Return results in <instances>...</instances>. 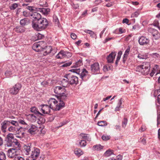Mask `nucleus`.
I'll return each instance as SVG.
<instances>
[{
	"label": "nucleus",
	"instance_id": "f704fd0d",
	"mask_svg": "<svg viewBox=\"0 0 160 160\" xmlns=\"http://www.w3.org/2000/svg\"><path fill=\"white\" fill-rule=\"evenodd\" d=\"M9 126H10V124H11L12 125H14L15 126H17L18 125V122L12 120H7Z\"/></svg>",
	"mask_w": 160,
	"mask_h": 160
},
{
	"label": "nucleus",
	"instance_id": "0e129e2a",
	"mask_svg": "<svg viewBox=\"0 0 160 160\" xmlns=\"http://www.w3.org/2000/svg\"><path fill=\"white\" fill-rule=\"evenodd\" d=\"M66 57H67L68 58H69L71 57L72 56V54L71 53L69 52H66Z\"/></svg>",
	"mask_w": 160,
	"mask_h": 160
},
{
	"label": "nucleus",
	"instance_id": "69168bd1",
	"mask_svg": "<svg viewBox=\"0 0 160 160\" xmlns=\"http://www.w3.org/2000/svg\"><path fill=\"white\" fill-rule=\"evenodd\" d=\"M102 138L104 140H107L109 139V138L108 136H102Z\"/></svg>",
	"mask_w": 160,
	"mask_h": 160
},
{
	"label": "nucleus",
	"instance_id": "72a5a7b5",
	"mask_svg": "<svg viewBox=\"0 0 160 160\" xmlns=\"http://www.w3.org/2000/svg\"><path fill=\"white\" fill-rule=\"evenodd\" d=\"M80 136L82 139L87 140L88 141H91V139L88 137L87 135L86 134L81 133L80 134Z\"/></svg>",
	"mask_w": 160,
	"mask_h": 160
},
{
	"label": "nucleus",
	"instance_id": "9b49d317",
	"mask_svg": "<svg viewBox=\"0 0 160 160\" xmlns=\"http://www.w3.org/2000/svg\"><path fill=\"white\" fill-rule=\"evenodd\" d=\"M54 92L57 95H59L60 94L65 92L66 90L65 88L61 86H57L55 87L54 89Z\"/></svg>",
	"mask_w": 160,
	"mask_h": 160
},
{
	"label": "nucleus",
	"instance_id": "864d4df0",
	"mask_svg": "<svg viewBox=\"0 0 160 160\" xmlns=\"http://www.w3.org/2000/svg\"><path fill=\"white\" fill-rule=\"evenodd\" d=\"M7 139L12 140L14 138V136L12 134L10 133L7 135Z\"/></svg>",
	"mask_w": 160,
	"mask_h": 160
},
{
	"label": "nucleus",
	"instance_id": "ddd939ff",
	"mask_svg": "<svg viewBox=\"0 0 160 160\" xmlns=\"http://www.w3.org/2000/svg\"><path fill=\"white\" fill-rule=\"evenodd\" d=\"M7 156L10 158H13L16 155V150L15 148H10L8 151Z\"/></svg>",
	"mask_w": 160,
	"mask_h": 160
},
{
	"label": "nucleus",
	"instance_id": "2eb2a0df",
	"mask_svg": "<svg viewBox=\"0 0 160 160\" xmlns=\"http://www.w3.org/2000/svg\"><path fill=\"white\" fill-rule=\"evenodd\" d=\"M1 129L2 132L3 133H5L6 132V129L8 126L9 125L8 123L7 120H4L1 123Z\"/></svg>",
	"mask_w": 160,
	"mask_h": 160
},
{
	"label": "nucleus",
	"instance_id": "f8f14e48",
	"mask_svg": "<svg viewBox=\"0 0 160 160\" xmlns=\"http://www.w3.org/2000/svg\"><path fill=\"white\" fill-rule=\"evenodd\" d=\"M150 63L148 62H144L141 65L138 66L137 67V69H148L149 70L150 68Z\"/></svg>",
	"mask_w": 160,
	"mask_h": 160
},
{
	"label": "nucleus",
	"instance_id": "4be33fe9",
	"mask_svg": "<svg viewBox=\"0 0 160 160\" xmlns=\"http://www.w3.org/2000/svg\"><path fill=\"white\" fill-rule=\"evenodd\" d=\"M31 16L36 19L35 20H38L41 18V16L40 14L36 12H32L31 14Z\"/></svg>",
	"mask_w": 160,
	"mask_h": 160
},
{
	"label": "nucleus",
	"instance_id": "8fccbe9b",
	"mask_svg": "<svg viewBox=\"0 0 160 160\" xmlns=\"http://www.w3.org/2000/svg\"><path fill=\"white\" fill-rule=\"evenodd\" d=\"M84 32H85L88 33L91 36H92V37L94 35V34L93 32L92 31L89 30H87V29L85 30H84Z\"/></svg>",
	"mask_w": 160,
	"mask_h": 160
},
{
	"label": "nucleus",
	"instance_id": "338daca9",
	"mask_svg": "<svg viewBox=\"0 0 160 160\" xmlns=\"http://www.w3.org/2000/svg\"><path fill=\"white\" fill-rule=\"evenodd\" d=\"M22 15L27 17L28 16L29 14L26 11H24L22 12Z\"/></svg>",
	"mask_w": 160,
	"mask_h": 160
},
{
	"label": "nucleus",
	"instance_id": "58836bf2",
	"mask_svg": "<svg viewBox=\"0 0 160 160\" xmlns=\"http://www.w3.org/2000/svg\"><path fill=\"white\" fill-rule=\"evenodd\" d=\"M79 144L81 147H85L87 145V142L85 140H81L79 141Z\"/></svg>",
	"mask_w": 160,
	"mask_h": 160
},
{
	"label": "nucleus",
	"instance_id": "13d9d810",
	"mask_svg": "<svg viewBox=\"0 0 160 160\" xmlns=\"http://www.w3.org/2000/svg\"><path fill=\"white\" fill-rule=\"evenodd\" d=\"M71 37L72 39H75L77 38V36L75 33H72L71 34Z\"/></svg>",
	"mask_w": 160,
	"mask_h": 160
},
{
	"label": "nucleus",
	"instance_id": "ea45409f",
	"mask_svg": "<svg viewBox=\"0 0 160 160\" xmlns=\"http://www.w3.org/2000/svg\"><path fill=\"white\" fill-rule=\"evenodd\" d=\"M6 159V155L2 151H0V160H5Z\"/></svg>",
	"mask_w": 160,
	"mask_h": 160
},
{
	"label": "nucleus",
	"instance_id": "49530a36",
	"mask_svg": "<svg viewBox=\"0 0 160 160\" xmlns=\"http://www.w3.org/2000/svg\"><path fill=\"white\" fill-rule=\"evenodd\" d=\"M7 145L8 147H11L13 145V141L12 140L7 139Z\"/></svg>",
	"mask_w": 160,
	"mask_h": 160
},
{
	"label": "nucleus",
	"instance_id": "c85d7f7f",
	"mask_svg": "<svg viewBox=\"0 0 160 160\" xmlns=\"http://www.w3.org/2000/svg\"><path fill=\"white\" fill-rule=\"evenodd\" d=\"M103 148V146L101 145L97 144L93 146L92 148L93 150L94 151H100Z\"/></svg>",
	"mask_w": 160,
	"mask_h": 160
},
{
	"label": "nucleus",
	"instance_id": "1a4fd4ad",
	"mask_svg": "<svg viewBox=\"0 0 160 160\" xmlns=\"http://www.w3.org/2000/svg\"><path fill=\"white\" fill-rule=\"evenodd\" d=\"M139 43L142 45H146L149 43V40L146 37L141 36L138 40Z\"/></svg>",
	"mask_w": 160,
	"mask_h": 160
},
{
	"label": "nucleus",
	"instance_id": "393cba45",
	"mask_svg": "<svg viewBox=\"0 0 160 160\" xmlns=\"http://www.w3.org/2000/svg\"><path fill=\"white\" fill-rule=\"evenodd\" d=\"M122 104V98H121L120 99H119L118 100V103L116 108H115V111H119L121 107V105Z\"/></svg>",
	"mask_w": 160,
	"mask_h": 160
},
{
	"label": "nucleus",
	"instance_id": "4468645a",
	"mask_svg": "<svg viewBox=\"0 0 160 160\" xmlns=\"http://www.w3.org/2000/svg\"><path fill=\"white\" fill-rule=\"evenodd\" d=\"M67 94H66L65 92L60 94L59 95H57V97L59 102H63L64 104V101L67 99Z\"/></svg>",
	"mask_w": 160,
	"mask_h": 160
},
{
	"label": "nucleus",
	"instance_id": "e2e57ef3",
	"mask_svg": "<svg viewBox=\"0 0 160 160\" xmlns=\"http://www.w3.org/2000/svg\"><path fill=\"white\" fill-rule=\"evenodd\" d=\"M112 39H114V38H107L103 42L104 43H105L109 41L110 40Z\"/></svg>",
	"mask_w": 160,
	"mask_h": 160
},
{
	"label": "nucleus",
	"instance_id": "de8ad7c7",
	"mask_svg": "<svg viewBox=\"0 0 160 160\" xmlns=\"http://www.w3.org/2000/svg\"><path fill=\"white\" fill-rule=\"evenodd\" d=\"M153 24L155 26L157 27L158 29L160 30V27L159 26V23L157 20H155L154 21Z\"/></svg>",
	"mask_w": 160,
	"mask_h": 160
},
{
	"label": "nucleus",
	"instance_id": "b1692460",
	"mask_svg": "<svg viewBox=\"0 0 160 160\" xmlns=\"http://www.w3.org/2000/svg\"><path fill=\"white\" fill-rule=\"evenodd\" d=\"M130 51V47L129 46L128 48L125 51V53L124 54V56L123 59V62H125V61L127 59V57L129 54Z\"/></svg>",
	"mask_w": 160,
	"mask_h": 160
},
{
	"label": "nucleus",
	"instance_id": "09e8293b",
	"mask_svg": "<svg viewBox=\"0 0 160 160\" xmlns=\"http://www.w3.org/2000/svg\"><path fill=\"white\" fill-rule=\"evenodd\" d=\"M138 57L140 59H146L148 57L146 55H142L139 54L138 55Z\"/></svg>",
	"mask_w": 160,
	"mask_h": 160
},
{
	"label": "nucleus",
	"instance_id": "f3484780",
	"mask_svg": "<svg viewBox=\"0 0 160 160\" xmlns=\"http://www.w3.org/2000/svg\"><path fill=\"white\" fill-rule=\"evenodd\" d=\"M52 50V47L51 46H46L45 48L43 47V49L42 51L44 52V55H46L51 52Z\"/></svg>",
	"mask_w": 160,
	"mask_h": 160
},
{
	"label": "nucleus",
	"instance_id": "9d476101",
	"mask_svg": "<svg viewBox=\"0 0 160 160\" xmlns=\"http://www.w3.org/2000/svg\"><path fill=\"white\" fill-rule=\"evenodd\" d=\"M148 31L152 33V36L155 39H158L160 38V33L157 30L153 28H148Z\"/></svg>",
	"mask_w": 160,
	"mask_h": 160
},
{
	"label": "nucleus",
	"instance_id": "423d86ee",
	"mask_svg": "<svg viewBox=\"0 0 160 160\" xmlns=\"http://www.w3.org/2000/svg\"><path fill=\"white\" fill-rule=\"evenodd\" d=\"M21 88V85L18 83L13 86L12 88L9 89V92L12 94L16 95L18 93Z\"/></svg>",
	"mask_w": 160,
	"mask_h": 160
},
{
	"label": "nucleus",
	"instance_id": "aec40b11",
	"mask_svg": "<svg viewBox=\"0 0 160 160\" xmlns=\"http://www.w3.org/2000/svg\"><path fill=\"white\" fill-rule=\"evenodd\" d=\"M73 72H76L77 73L78 72V74L80 75V77L82 79L84 78L88 73L87 71H73Z\"/></svg>",
	"mask_w": 160,
	"mask_h": 160
},
{
	"label": "nucleus",
	"instance_id": "f03ea898",
	"mask_svg": "<svg viewBox=\"0 0 160 160\" xmlns=\"http://www.w3.org/2000/svg\"><path fill=\"white\" fill-rule=\"evenodd\" d=\"M48 103L50 108L54 110H59L64 107V104L63 102H59L58 101L54 98H50Z\"/></svg>",
	"mask_w": 160,
	"mask_h": 160
},
{
	"label": "nucleus",
	"instance_id": "20e7f679",
	"mask_svg": "<svg viewBox=\"0 0 160 160\" xmlns=\"http://www.w3.org/2000/svg\"><path fill=\"white\" fill-rule=\"evenodd\" d=\"M45 44V42L43 41L35 42L33 44L32 48L36 52H40L42 51L43 47L44 46L43 45Z\"/></svg>",
	"mask_w": 160,
	"mask_h": 160
},
{
	"label": "nucleus",
	"instance_id": "a211bd4d",
	"mask_svg": "<svg viewBox=\"0 0 160 160\" xmlns=\"http://www.w3.org/2000/svg\"><path fill=\"white\" fill-rule=\"evenodd\" d=\"M31 143H28L27 145H24L23 146L24 152L27 155H28L31 151Z\"/></svg>",
	"mask_w": 160,
	"mask_h": 160
},
{
	"label": "nucleus",
	"instance_id": "bb28decb",
	"mask_svg": "<svg viewBox=\"0 0 160 160\" xmlns=\"http://www.w3.org/2000/svg\"><path fill=\"white\" fill-rule=\"evenodd\" d=\"M74 153L77 156L79 157L82 155L83 153L80 149L76 148L74 150Z\"/></svg>",
	"mask_w": 160,
	"mask_h": 160
},
{
	"label": "nucleus",
	"instance_id": "c03bdc74",
	"mask_svg": "<svg viewBox=\"0 0 160 160\" xmlns=\"http://www.w3.org/2000/svg\"><path fill=\"white\" fill-rule=\"evenodd\" d=\"M157 124L158 126L160 124V109L158 110Z\"/></svg>",
	"mask_w": 160,
	"mask_h": 160
},
{
	"label": "nucleus",
	"instance_id": "603ef678",
	"mask_svg": "<svg viewBox=\"0 0 160 160\" xmlns=\"http://www.w3.org/2000/svg\"><path fill=\"white\" fill-rule=\"evenodd\" d=\"M139 14V12L138 11H137L132 13L131 15L132 18L137 17Z\"/></svg>",
	"mask_w": 160,
	"mask_h": 160
},
{
	"label": "nucleus",
	"instance_id": "6e6552de",
	"mask_svg": "<svg viewBox=\"0 0 160 160\" xmlns=\"http://www.w3.org/2000/svg\"><path fill=\"white\" fill-rule=\"evenodd\" d=\"M41 107V112L43 114H48L50 111L51 108L50 106L47 105L43 104L40 106Z\"/></svg>",
	"mask_w": 160,
	"mask_h": 160
},
{
	"label": "nucleus",
	"instance_id": "680f3d73",
	"mask_svg": "<svg viewBox=\"0 0 160 160\" xmlns=\"http://www.w3.org/2000/svg\"><path fill=\"white\" fill-rule=\"evenodd\" d=\"M141 72L144 75H146L149 73V71H141Z\"/></svg>",
	"mask_w": 160,
	"mask_h": 160
},
{
	"label": "nucleus",
	"instance_id": "412c9836",
	"mask_svg": "<svg viewBox=\"0 0 160 160\" xmlns=\"http://www.w3.org/2000/svg\"><path fill=\"white\" fill-rule=\"evenodd\" d=\"M61 84L63 86L62 87H67L69 86L70 83L68 80L66 79H63L61 82Z\"/></svg>",
	"mask_w": 160,
	"mask_h": 160
},
{
	"label": "nucleus",
	"instance_id": "4d7b16f0",
	"mask_svg": "<svg viewBox=\"0 0 160 160\" xmlns=\"http://www.w3.org/2000/svg\"><path fill=\"white\" fill-rule=\"evenodd\" d=\"M14 160H25L24 159L21 157L17 156L14 157Z\"/></svg>",
	"mask_w": 160,
	"mask_h": 160
},
{
	"label": "nucleus",
	"instance_id": "c9c22d12",
	"mask_svg": "<svg viewBox=\"0 0 160 160\" xmlns=\"http://www.w3.org/2000/svg\"><path fill=\"white\" fill-rule=\"evenodd\" d=\"M97 124L98 126L102 127L106 126L107 125V122L104 121H98Z\"/></svg>",
	"mask_w": 160,
	"mask_h": 160
},
{
	"label": "nucleus",
	"instance_id": "79ce46f5",
	"mask_svg": "<svg viewBox=\"0 0 160 160\" xmlns=\"http://www.w3.org/2000/svg\"><path fill=\"white\" fill-rule=\"evenodd\" d=\"M128 122V119L126 118H124L123 120L122 121V127L125 128L126 125L127 124Z\"/></svg>",
	"mask_w": 160,
	"mask_h": 160
},
{
	"label": "nucleus",
	"instance_id": "5701e85b",
	"mask_svg": "<svg viewBox=\"0 0 160 160\" xmlns=\"http://www.w3.org/2000/svg\"><path fill=\"white\" fill-rule=\"evenodd\" d=\"M66 52L63 51H61L56 56L57 58H63L66 57Z\"/></svg>",
	"mask_w": 160,
	"mask_h": 160
},
{
	"label": "nucleus",
	"instance_id": "473e14b6",
	"mask_svg": "<svg viewBox=\"0 0 160 160\" xmlns=\"http://www.w3.org/2000/svg\"><path fill=\"white\" fill-rule=\"evenodd\" d=\"M82 65V61L81 60H79L76 62L73 66L74 68H77Z\"/></svg>",
	"mask_w": 160,
	"mask_h": 160
},
{
	"label": "nucleus",
	"instance_id": "6e6d98bb",
	"mask_svg": "<svg viewBox=\"0 0 160 160\" xmlns=\"http://www.w3.org/2000/svg\"><path fill=\"white\" fill-rule=\"evenodd\" d=\"M111 66L109 65L104 66L103 67V70H111Z\"/></svg>",
	"mask_w": 160,
	"mask_h": 160
},
{
	"label": "nucleus",
	"instance_id": "4c0bfd02",
	"mask_svg": "<svg viewBox=\"0 0 160 160\" xmlns=\"http://www.w3.org/2000/svg\"><path fill=\"white\" fill-rule=\"evenodd\" d=\"M18 122L19 123L21 124L22 125H23L24 126V128L25 127H27L29 125L26 122H25L24 120H22V119H20L18 120Z\"/></svg>",
	"mask_w": 160,
	"mask_h": 160
},
{
	"label": "nucleus",
	"instance_id": "7c9ffc66",
	"mask_svg": "<svg viewBox=\"0 0 160 160\" xmlns=\"http://www.w3.org/2000/svg\"><path fill=\"white\" fill-rule=\"evenodd\" d=\"M28 118H29L30 121L32 122H35L37 120L36 116L33 114H30L28 116Z\"/></svg>",
	"mask_w": 160,
	"mask_h": 160
},
{
	"label": "nucleus",
	"instance_id": "c756f323",
	"mask_svg": "<svg viewBox=\"0 0 160 160\" xmlns=\"http://www.w3.org/2000/svg\"><path fill=\"white\" fill-rule=\"evenodd\" d=\"M40 12L44 15H47L50 12V9L48 8H42L39 9Z\"/></svg>",
	"mask_w": 160,
	"mask_h": 160
},
{
	"label": "nucleus",
	"instance_id": "2f4dec72",
	"mask_svg": "<svg viewBox=\"0 0 160 160\" xmlns=\"http://www.w3.org/2000/svg\"><path fill=\"white\" fill-rule=\"evenodd\" d=\"M28 21L27 18H24L21 19L20 22V24L22 26H25L27 24Z\"/></svg>",
	"mask_w": 160,
	"mask_h": 160
},
{
	"label": "nucleus",
	"instance_id": "f257e3e1",
	"mask_svg": "<svg viewBox=\"0 0 160 160\" xmlns=\"http://www.w3.org/2000/svg\"><path fill=\"white\" fill-rule=\"evenodd\" d=\"M32 24L33 28L37 31L45 29L48 26V21L45 18H41L37 20H33Z\"/></svg>",
	"mask_w": 160,
	"mask_h": 160
},
{
	"label": "nucleus",
	"instance_id": "39448f33",
	"mask_svg": "<svg viewBox=\"0 0 160 160\" xmlns=\"http://www.w3.org/2000/svg\"><path fill=\"white\" fill-rule=\"evenodd\" d=\"M24 128L25 131L31 134H35L37 130L36 126L32 124H29Z\"/></svg>",
	"mask_w": 160,
	"mask_h": 160
},
{
	"label": "nucleus",
	"instance_id": "bf43d9fd",
	"mask_svg": "<svg viewBox=\"0 0 160 160\" xmlns=\"http://www.w3.org/2000/svg\"><path fill=\"white\" fill-rule=\"evenodd\" d=\"M72 62H68L67 63H65L64 64H63L62 66V67H67L70 66Z\"/></svg>",
	"mask_w": 160,
	"mask_h": 160
},
{
	"label": "nucleus",
	"instance_id": "cd10ccee",
	"mask_svg": "<svg viewBox=\"0 0 160 160\" xmlns=\"http://www.w3.org/2000/svg\"><path fill=\"white\" fill-rule=\"evenodd\" d=\"M91 70H99V65L98 63L96 62L91 65Z\"/></svg>",
	"mask_w": 160,
	"mask_h": 160
},
{
	"label": "nucleus",
	"instance_id": "052dcab7",
	"mask_svg": "<svg viewBox=\"0 0 160 160\" xmlns=\"http://www.w3.org/2000/svg\"><path fill=\"white\" fill-rule=\"evenodd\" d=\"M34 7H33L31 6H28L27 7V8L30 11L33 12L35 11L34 9Z\"/></svg>",
	"mask_w": 160,
	"mask_h": 160
},
{
	"label": "nucleus",
	"instance_id": "5fc2aeb1",
	"mask_svg": "<svg viewBox=\"0 0 160 160\" xmlns=\"http://www.w3.org/2000/svg\"><path fill=\"white\" fill-rule=\"evenodd\" d=\"M71 5L73 8L74 9H77L79 7V5L78 4H75L73 2H72Z\"/></svg>",
	"mask_w": 160,
	"mask_h": 160
},
{
	"label": "nucleus",
	"instance_id": "7ed1b4c3",
	"mask_svg": "<svg viewBox=\"0 0 160 160\" xmlns=\"http://www.w3.org/2000/svg\"><path fill=\"white\" fill-rule=\"evenodd\" d=\"M65 77L68 80L70 85L77 84L78 82V78L71 74H69L66 75Z\"/></svg>",
	"mask_w": 160,
	"mask_h": 160
},
{
	"label": "nucleus",
	"instance_id": "6ab92c4d",
	"mask_svg": "<svg viewBox=\"0 0 160 160\" xmlns=\"http://www.w3.org/2000/svg\"><path fill=\"white\" fill-rule=\"evenodd\" d=\"M116 55V52H112L111 53L107 58L108 62L110 63L112 62L115 58Z\"/></svg>",
	"mask_w": 160,
	"mask_h": 160
},
{
	"label": "nucleus",
	"instance_id": "0eeeda50",
	"mask_svg": "<svg viewBox=\"0 0 160 160\" xmlns=\"http://www.w3.org/2000/svg\"><path fill=\"white\" fill-rule=\"evenodd\" d=\"M40 151L39 149L34 148L32 151L31 153V158L36 159L39 157L40 155Z\"/></svg>",
	"mask_w": 160,
	"mask_h": 160
},
{
	"label": "nucleus",
	"instance_id": "dca6fc26",
	"mask_svg": "<svg viewBox=\"0 0 160 160\" xmlns=\"http://www.w3.org/2000/svg\"><path fill=\"white\" fill-rule=\"evenodd\" d=\"M14 30L17 33H22L25 32L26 30V28L21 26H18L14 28Z\"/></svg>",
	"mask_w": 160,
	"mask_h": 160
},
{
	"label": "nucleus",
	"instance_id": "e433bc0d",
	"mask_svg": "<svg viewBox=\"0 0 160 160\" xmlns=\"http://www.w3.org/2000/svg\"><path fill=\"white\" fill-rule=\"evenodd\" d=\"M14 145L16 146V148H19L21 147L20 144L16 139H13V145Z\"/></svg>",
	"mask_w": 160,
	"mask_h": 160
},
{
	"label": "nucleus",
	"instance_id": "3c124183",
	"mask_svg": "<svg viewBox=\"0 0 160 160\" xmlns=\"http://www.w3.org/2000/svg\"><path fill=\"white\" fill-rule=\"evenodd\" d=\"M8 130L10 132H14L16 131V128L13 126H10L8 128Z\"/></svg>",
	"mask_w": 160,
	"mask_h": 160
},
{
	"label": "nucleus",
	"instance_id": "a19ab883",
	"mask_svg": "<svg viewBox=\"0 0 160 160\" xmlns=\"http://www.w3.org/2000/svg\"><path fill=\"white\" fill-rule=\"evenodd\" d=\"M112 154H113L112 151L110 149L107 150L104 153V155L107 157H109Z\"/></svg>",
	"mask_w": 160,
	"mask_h": 160
},
{
	"label": "nucleus",
	"instance_id": "a878e982",
	"mask_svg": "<svg viewBox=\"0 0 160 160\" xmlns=\"http://www.w3.org/2000/svg\"><path fill=\"white\" fill-rule=\"evenodd\" d=\"M30 110L32 112L34 113L35 114H38L39 115H42V114L40 113L36 107H31L30 108Z\"/></svg>",
	"mask_w": 160,
	"mask_h": 160
},
{
	"label": "nucleus",
	"instance_id": "37998d69",
	"mask_svg": "<svg viewBox=\"0 0 160 160\" xmlns=\"http://www.w3.org/2000/svg\"><path fill=\"white\" fill-rule=\"evenodd\" d=\"M45 122V120L42 117H39L38 119V123L39 124H42L44 123Z\"/></svg>",
	"mask_w": 160,
	"mask_h": 160
},
{
	"label": "nucleus",
	"instance_id": "a18cd8bd",
	"mask_svg": "<svg viewBox=\"0 0 160 160\" xmlns=\"http://www.w3.org/2000/svg\"><path fill=\"white\" fill-rule=\"evenodd\" d=\"M18 7V4L15 3L12 4L10 6L9 8L11 10H14Z\"/></svg>",
	"mask_w": 160,
	"mask_h": 160
},
{
	"label": "nucleus",
	"instance_id": "774afa93",
	"mask_svg": "<svg viewBox=\"0 0 160 160\" xmlns=\"http://www.w3.org/2000/svg\"><path fill=\"white\" fill-rule=\"evenodd\" d=\"M146 128L144 126H142L141 129H140V131L141 132H142L145 131L146 129Z\"/></svg>",
	"mask_w": 160,
	"mask_h": 160
}]
</instances>
